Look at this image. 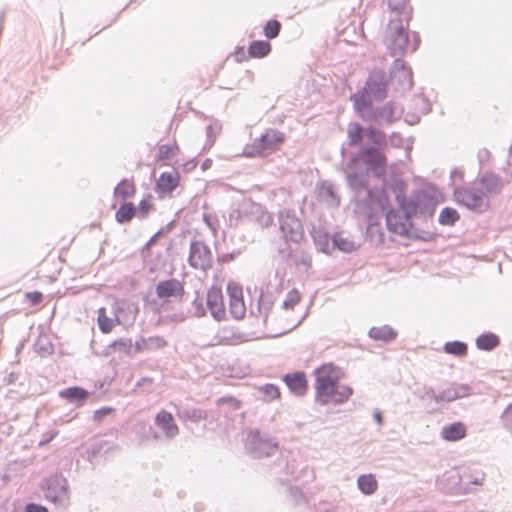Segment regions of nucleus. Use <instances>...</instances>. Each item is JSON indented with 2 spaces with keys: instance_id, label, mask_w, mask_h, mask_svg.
Masks as SVG:
<instances>
[{
  "instance_id": "f257e3e1",
  "label": "nucleus",
  "mask_w": 512,
  "mask_h": 512,
  "mask_svg": "<svg viewBox=\"0 0 512 512\" xmlns=\"http://www.w3.org/2000/svg\"><path fill=\"white\" fill-rule=\"evenodd\" d=\"M346 182L354 193L355 199L362 194L367 196L369 175L381 179L387 172L386 150L373 145H361L357 152L351 153L345 167Z\"/></svg>"
},
{
  "instance_id": "f03ea898",
  "label": "nucleus",
  "mask_w": 512,
  "mask_h": 512,
  "mask_svg": "<svg viewBox=\"0 0 512 512\" xmlns=\"http://www.w3.org/2000/svg\"><path fill=\"white\" fill-rule=\"evenodd\" d=\"M359 209L366 210V216L370 222L376 218L380 212L385 215L387 229L394 234L403 236L408 235V230L413 227V217H408L405 210L390 207V197L383 188H373L367 191V196L356 200Z\"/></svg>"
},
{
  "instance_id": "7ed1b4c3",
  "label": "nucleus",
  "mask_w": 512,
  "mask_h": 512,
  "mask_svg": "<svg viewBox=\"0 0 512 512\" xmlns=\"http://www.w3.org/2000/svg\"><path fill=\"white\" fill-rule=\"evenodd\" d=\"M314 387L315 400L320 405H326L330 402L342 404L353 394V389L350 386L339 384L335 368L331 363L323 364L315 369Z\"/></svg>"
},
{
  "instance_id": "20e7f679",
  "label": "nucleus",
  "mask_w": 512,
  "mask_h": 512,
  "mask_svg": "<svg viewBox=\"0 0 512 512\" xmlns=\"http://www.w3.org/2000/svg\"><path fill=\"white\" fill-rule=\"evenodd\" d=\"M412 18V10L406 12V26L402 20H391L387 31V47L392 56H402L408 51L415 52L420 44V36L413 32V42L409 41L408 26Z\"/></svg>"
},
{
  "instance_id": "39448f33",
  "label": "nucleus",
  "mask_w": 512,
  "mask_h": 512,
  "mask_svg": "<svg viewBox=\"0 0 512 512\" xmlns=\"http://www.w3.org/2000/svg\"><path fill=\"white\" fill-rule=\"evenodd\" d=\"M438 201L435 196L424 190H415L402 210L408 217H419L427 220L433 217Z\"/></svg>"
},
{
  "instance_id": "423d86ee",
  "label": "nucleus",
  "mask_w": 512,
  "mask_h": 512,
  "mask_svg": "<svg viewBox=\"0 0 512 512\" xmlns=\"http://www.w3.org/2000/svg\"><path fill=\"white\" fill-rule=\"evenodd\" d=\"M41 488L47 501L58 507H66L69 504L68 481L61 473H55L45 478Z\"/></svg>"
},
{
  "instance_id": "0eeeda50",
  "label": "nucleus",
  "mask_w": 512,
  "mask_h": 512,
  "mask_svg": "<svg viewBox=\"0 0 512 512\" xmlns=\"http://www.w3.org/2000/svg\"><path fill=\"white\" fill-rule=\"evenodd\" d=\"M245 446L254 458L270 457L279 450V443L275 438L257 429L248 433Z\"/></svg>"
},
{
  "instance_id": "6e6552de",
  "label": "nucleus",
  "mask_w": 512,
  "mask_h": 512,
  "mask_svg": "<svg viewBox=\"0 0 512 512\" xmlns=\"http://www.w3.org/2000/svg\"><path fill=\"white\" fill-rule=\"evenodd\" d=\"M285 140L283 132L268 128L261 136L254 140L251 145L244 148V155L247 157H255L266 152H273L280 148Z\"/></svg>"
},
{
  "instance_id": "1a4fd4ad",
  "label": "nucleus",
  "mask_w": 512,
  "mask_h": 512,
  "mask_svg": "<svg viewBox=\"0 0 512 512\" xmlns=\"http://www.w3.org/2000/svg\"><path fill=\"white\" fill-rule=\"evenodd\" d=\"M454 200L476 213H483L490 206L489 197L483 191L476 190L473 187H458L453 190Z\"/></svg>"
},
{
  "instance_id": "9d476101",
  "label": "nucleus",
  "mask_w": 512,
  "mask_h": 512,
  "mask_svg": "<svg viewBox=\"0 0 512 512\" xmlns=\"http://www.w3.org/2000/svg\"><path fill=\"white\" fill-rule=\"evenodd\" d=\"M279 228L285 243H300L304 237V228L295 212L289 209L281 210L278 214Z\"/></svg>"
},
{
  "instance_id": "9b49d317",
  "label": "nucleus",
  "mask_w": 512,
  "mask_h": 512,
  "mask_svg": "<svg viewBox=\"0 0 512 512\" xmlns=\"http://www.w3.org/2000/svg\"><path fill=\"white\" fill-rule=\"evenodd\" d=\"M188 264L204 272L213 266V254L210 247L202 240L193 239L190 242Z\"/></svg>"
},
{
  "instance_id": "f8f14e48",
  "label": "nucleus",
  "mask_w": 512,
  "mask_h": 512,
  "mask_svg": "<svg viewBox=\"0 0 512 512\" xmlns=\"http://www.w3.org/2000/svg\"><path fill=\"white\" fill-rule=\"evenodd\" d=\"M155 293L162 300L161 310L168 311L170 309V298L182 302L185 296L183 284L176 278L161 280L156 284Z\"/></svg>"
},
{
  "instance_id": "ddd939ff",
  "label": "nucleus",
  "mask_w": 512,
  "mask_h": 512,
  "mask_svg": "<svg viewBox=\"0 0 512 512\" xmlns=\"http://www.w3.org/2000/svg\"><path fill=\"white\" fill-rule=\"evenodd\" d=\"M403 108L396 102L389 101L380 106H374L371 112V118L366 122H370L379 127H386L392 125L394 122L402 117Z\"/></svg>"
},
{
  "instance_id": "4468645a",
  "label": "nucleus",
  "mask_w": 512,
  "mask_h": 512,
  "mask_svg": "<svg viewBox=\"0 0 512 512\" xmlns=\"http://www.w3.org/2000/svg\"><path fill=\"white\" fill-rule=\"evenodd\" d=\"M389 77L383 70H373L365 81L364 91L373 96L376 101H382L387 96Z\"/></svg>"
},
{
  "instance_id": "2eb2a0df",
  "label": "nucleus",
  "mask_w": 512,
  "mask_h": 512,
  "mask_svg": "<svg viewBox=\"0 0 512 512\" xmlns=\"http://www.w3.org/2000/svg\"><path fill=\"white\" fill-rule=\"evenodd\" d=\"M388 77L392 84L398 83L396 88L398 91L405 92L413 86L412 71L406 67L405 62L400 58L394 60Z\"/></svg>"
},
{
  "instance_id": "dca6fc26",
  "label": "nucleus",
  "mask_w": 512,
  "mask_h": 512,
  "mask_svg": "<svg viewBox=\"0 0 512 512\" xmlns=\"http://www.w3.org/2000/svg\"><path fill=\"white\" fill-rule=\"evenodd\" d=\"M478 181L482 187V190L485 195H498L502 192L505 185L510 181L504 180L500 175L494 173L493 171H485L478 177Z\"/></svg>"
},
{
  "instance_id": "f3484780",
  "label": "nucleus",
  "mask_w": 512,
  "mask_h": 512,
  "mask_svg": "<svg viewBox=\"0 0 512 512\" xmlns=\"http://www.w3.org/2000/svg\"><path fill=\"white\" fill-rule=\"evenodd\" d=\"M206 306L212 317L220 321L225 317L223 294L220 288L211 287L206 294Z\"/></svg>"
},
{
  "instance_id": "a211bd4d",
  "label": "nucleus",
  "mask_w": 512,
  "mask_h": 512,
  "mask_svg": "<svg viewBox=\"0 0 512 512\" xmlns=\"http://www.w3.org/2000/svg\"><path fill=\"white\" fill-rule=\"evenodd\" d=\"M351 100L353 101L355 112L363 121L371 118V112L374 108L373 96L363 90L361 94H353Z\"/></svg>"
},
{
  "instance_id": "6ab92c4d",
  "label": "nucleus",
  "mask_w": 512,
  "mask_h": 512,
  "mask_svg": "<svg viewBox=\"0 0 512 512\" xmlns=\"http://www.w3.org/2000/svg\"><path fill=\"white\" fill-rule=\"evenodd\" d=\"M366 137V128H364L358 122H350L347 127V142L341 147V155L345 156L347 147H357L362 145V142Z\"/></svg>"
},
{
  "instance_id": "aec40b11",
  "label": "nucleus",
  "mask_w": 512,
  "mask_h": 512,
  "mask_svg": "<svg viewBox=\"0 0 512 512\" xmlns=\"http://www.w3.org/2000/svg\"><path fill=\"white\" fill-rule=\"evenodd\" d=\"M90 395V392L80 386H71L58 392V396L60 398L66 400L70 404L75 405L76 407L84 405Z\"/></svg>"
},
{
  "instance_id": "412c9836",
  "label": "nucleus",
  "mask_w": 512,
  "mask_h": 512,
  "mask_svg": "<svg viewBox=\"0 0 512 512\" xmlns=\"http://www.w3.org/2000/svg\"><path fill=\"white\" fill-rule=\"evenodd\" d=\"M155 423L169 439H173L179 433V428L174 421L173 415L166 410H161L157 413Z\"/></svg>"
},
{
  "instance_id": "4be33fe9",
  "label": "nucleus",
  "mask_w": 512,
  "mask_h": 512,
  "mask_svg": "<svg viewBox=\"0 0 512 512\" xmlns=\"http://www.w3.org/2000/svg\"><path fill=\"white\" fill-rule=\"evenodd\" d=\"M283 380L289 390L297 396L304 395L308 388V382L304 372L288 373L284 375Z\"/></svg>"
},
{
  "instance_id": "5701e85b",
  "label": "nucleus",
  "mask_w": 512,
  "mask_h": 512,
  "mask_svg": "<svg viewBox=\"0 0 512 512\" xmlns=\"http://www.w3.org/2000/svg\"><path fill=\"white\" fill-rule=\"evenodd\" d=\"M168 345V342L161 336L140 337L134 343L135 355L142 352L161 350Z\"/></svg>"
},
{
  "instance_id": "b1692460",
  "label": "nucleus",
  "mask_w": 512,
  "mask_h": 512,
  "mask_svg": "<svg viewBox=\"0 0 512 512\" xmlns=\"http://www.w3.org/2000/svg\"><path fill=\"white\" fill-rule=\"evenodd\" d=\"M180 176L177 171L162 172L156 181V191L159 193H172L179 185Z\"/></svg>"
},
{
  "instance_id": "393cba45",
  "label": "nucleus",
  "mask_w": 512,
  "mask_h": 512,
  "mask_svg": "<svg viewBox=\"0 0 512 512\" xmlns=\"http://www.w3.org/2000/svg\"><path fill=\"white\" fill-rule=\"evenodd\" d=\"M116 447L117 446L111 441L104 440V439L95 440V441L91 442L86 449V454H87L86 459L90 463L93 464L95 461V458L98 455H106V454L110 453L111 451H113Z\"/></svg>"
},
{
  "instance_id": "a878e982",
  "label": "nucleus",
  "mask_w": 512,
  "mask_h": 512,
  "mask_svg": "<svg viewBox=\"0 0 512 512\" xmlns=\"http://www.w3.org/2000/svg\"><path fill=\"white\" fill-rule=\"evenodd\" d=\"M440 435L447 442H456L466 437L467 427L460 421L453 422L443 426Z\"/></svg>"
},
{
  "instance_id": "bb28decb",
  "label": "nucleus",
  "mask_w": 512,
  "mask_h": 512,
  "mask_svg": "<svg viewBox=\"0 0 512 512\" xmlns=\"http://www.w3.org/2000/svg\"><path fill=\"white\" fill-rule=\"evenodd\" d=\"M116 352L124 353L129 357H133L135 355V351L132 340L130 338H119L107 345L103 351V354L105 356H111Z\"/></svg>"
},
{
  "instance_id": "cd10ccee",
  "label": "nucleus",
  "mask_w": 512,
  "mask_h": 512,
  "mask_svg": "<svg viewBox=\"0 0 512 512\" xmlns=\"http://www.w3.org/2000/svg\"><path fill=\"white\" fill-rule=\"evenodd\" d=\"M366 138L368 142L365 145H373L385 150L388 148L386 134L375 124L371 123L366 127Z\"/></svg>"
},
{
  "instance_id": "c85d7f7f",
  "label": "nucleus",
  "mask_w": 512,
  "mask_h": 512,
  "mask_svg": "<svg viewBox=\"0 0 512 512\" xmlns=\"http://www.w3.org/2000/svg\"><path fill=\"white\" fill-rule=\"evenodd\" d=\"M117 310H119V308H114V318H111V317L107 316L105 307H100L98 309L97 322H98L99 330L103 334L110 333L115 325H119L121 323V321L117 315Z\"/></svg>"
},
{
  "instance_id": "c756f323",
  "label": "nucleus",
  "mask_w": 512,
  "mask_h": 512,
  "mask_svg": "<svg viewBox=\"0 0 512 512\" xmlns=\"http://www.w3.org/2000/svg\"><path fill=\"white\" fill-rule=\"evenodd\" d=\"M475 345L481 351L490 352L500 345V338L493 332H483L476 338Z\"/></svg>"
},
{
  "instance_id": "7c9ffc66",
  "label": "nucleus",
  "mask_w": 512,
  "mask_h": 512,
  "mask_svg": "<svg viewBox=\"0 0 512 512\" xmlns=\"http://www.w3.org/2000/svg\"><path fill=\"white\" fill-rule=\"evenodd\" d=\"M137 208L132 202L123 201L115 213V220L118 224H127L136 217Z\"/></svg>"
},
{
  "instance_id": "2f4dec72",
  "label": "nucleus",
  "mask_w": 512,
  "mask_h": 512,
  "mask_svg": "<svg viewBox=\"0 0 512 512\" xmlns=\"http://www.w3.org/2000/svg\"><path fill=\"white\" fill-rule=\"evenodd\" d=\"M368 335L373 340L389 343L397 337V332L392 327L383 325L370 328Z\"/></svg>"
},
{
  "instance_id": "473e14b6",
  "label": "nucleus",
  "mask_w": 512,
  "mask_h": 512,
  "mask_svg": "<svg viewBox=\"0 0 512 512\" xmlns=\"http://www.w3.org/2000/svg\"><path fill=\"white\" fill-rule=\"evenodd\" d=\"M311 236L313 238L315 245L318 247V249L321 252H324V253L330 252L331 237H330L329 232H327L322 227H313V229L311 231Z\"/></svg>"
},
{
  "instance_id": "72a5a7b5",
  "label": "nucleus",
  "mask_w": 512,
  "mask_h": 512,
  "mask_svg": "<svg viewBox=\"0 0 512 512\" xmlns=\"http://www.w3.org/2000/svg\"><path fill=\"white\" fill-rule=\"evenodd\" d=\"M332 250L337 249L342 252L350 253L358 248V244L343 236L342 233H334L331 237Z\"/></svg>"
},
{
  "instance_id": "f704fd0d",
  "label": "nucleus",
  "mask_w": 512,
  "mask_h": 512,
  "mask_svg": "<svg viewBox=\"0 0 512 512\" xmlns=\"http://www.w3.org/2000/svg\"><path fill=\"white\" fill-rule=\"evenodd\" d=\"M272 50V46L268 40H253L248 46V54L252 58H264Z\"/></svg>"
},
{
  "instance_id": "c9c22d12",
  "label": "nucleus",
  "mask_w": 512,
  "mask_h": 512,
  "mask_svg": "<svg viewBox=\"0 0 512 512\" xmlns=\"http://www.w3.org/2000/svg\"><path fill=\"white\" fill-rule=\"evenodd\" d=\"M357 486L364 495H372L378 488V482L373 474H361L357 479Z\"/></svg>"
},
{
  "instance_id": "e433bc0d",
  "label": "nucleus",
  "mask_w": 512,
  "mask_h": 512,
  "mask_svg": "<svg viewBox=\"0 0 512 512\" xmlns=\"http://www.w3.org/2000/svg\"><path fill=\"white\" fill-rule=\"evenodd\" d=\"M406 183L400 178H393L392 183L389 188L392 190L395 195V200L398 203V206L402 209L407 204L409 197H406Z\"/></svg>"
},
{
  "instance_id": "4c0bfd02",
  "label": "nucleus",
  "mask_w": 512,
  "mask_h": 512,
  "mask_svg": "<svg viewBox=\"0 0 512 512\" xmlns=\"http://www.w3.org/2000/svg\"><path fill=\"white\" fill-rule=\"evenodd\" d=\"M257 397L264 402H271L280 398V389L272 383L264 384L257 389Z\"/></svg>"
},
{
  "instance_id": "58836bf2",
  "label": "nucleus",
  "mask_w": 512,
  "mask_h": 512,
  "mask_svg": "<svg viewBox=\"0 0 512 512\" xmlns=\"http://www.w3.org/2000/svg\"><path fill=\"white\" fill-rule=\"evenodd\" d=\"M135 192L134 183L128 179H122L114 188V196L121 197L124 200L133 197Z\"/></svg>"
},
{
  "instance_id": "ea45409f",
  "label": "nucleus",
  "mask_w": 512,
  "mask_h": 512,
  "mask_svg": "<svg viewBox=\"0 0 512 512\" xmlns=\"http://www.w3.org/2000/svg\"><path fill=\"white\" fill-rule=\"evenodd\" d=\"M443 350L445 353L456 356L463 357L468 352V345L463 341H449L446 342L443 346Z\"/></svg>"
},
{
  "instance_id": "a19ab883",
  "label": "nucleus",
  "mask_w": 512,
  "mask_h": 512,
  "mask_svg": "<svg viewBox=\"0 0 512 512\" xmlns=\"http://www.w3.org/2000/svg\"><path fill=\"white\" fill-rule=\"evenodd\" d=\"M460 219L458 211L452 207H444L438 217V222L443 226H453Z\"/></svg>"
},
{
  "instance_id": "79ce46f5",
  "label": "nucleus",
  "mask_w": 512,
  "mask_h": 512,
  "mask_svg": "<svg viewBox=\"0 0 512 512\" xmlns=\"http://www.w3.org/2000/svg\"><path fill=\"white\" fill-rule=\"evenodd\" d=\"M408 235H404V237L413 240H421L424 242H431L435 239L436 233L431 231H426L422 229H418L413 224V227L408 230Z\"/></svg>"
},
{
  "instance_id": "37998d69",
  "label": "nucleus",
  "mask_w": 512,
  "mask_h": 512,
  "mask_svg": "<svg viewBox=\"0 0 512 512\" xmlns=\"http://www.w3.org/2000/svg\"><path fill=\"white\" fill-rule=\"evenodd\" d=\"M281 29L282 24L280 21L276 19H270L265 23L263 27V33L267 39L271 40L279 36Z\"/></svg>"
},
{
  "instance_id": "c03bdc74",
  "label": "nucleus",
  "mask_w": 512,
  "mask_h": 512,
  "mask_svg": "<svg viewBox=\"0 0 512 512\" xmlns=\"http://www.w3.org/2000/svg\"><path fill=\"white\" fill-rule=\"evenodd\" d=\"M273 306V295L270 293L261 292L258 299V310L264 316V320L267 319L268 313Z\"/></svg>"
},
{
  "instance_id": "a18cd8bd",
  "label": "nucleus",
  "mask_w": 512,
  "mask_h": 512,
  "mask_svg": "<svg viewBox=\"0 0 512 512\" xmlns=\"http://www.w3.org/2000/svg\"><path fill=\"white\" fill-rule=\"evenodd\" d=\"M230 313L234 319H242L245 315V305L243 299H236L229 302Z\"/></svg>"
},
{
  "instance_id": "49530a36",
  "label": "nucleus",
  "mask_w": 512,
  "mask_h": 512,
  "mask_svg": "<svg viewBox=\"0 0 512 512\" xmlns=\"http://www.w3.org/2000/svg\"><path fill=\"white\" fill-rule=\"evenodd\" d=\"M178 151L177 144H164L158 148L157 158L158 160H168L172 158Z\"/></svg>"
},
{
  "instance_id": "de8ad7c7",
  "label": "nucleus",
  "mask_w": 512,
  "mask_h": 512,
  "mask_svg": "<svg viewBox=\"0 0 512 512\" xmlns=\"http://www.w3.org/2000/svg\"><path fill=\"white\" fill-rule=\"evenodd\" d=\"M433 398L435 399L436 402H452L458 399L454 391L453 385H451L447 389L442 390L437 395H434Z\"/></svg>"
},
{
  "instance_id": "09e8293b",
  "label": "nucleus",
  "mask_w": 512,
  "mask_h": 512,
  "mask_svg": "<svg viewBox=\"0 0 512 512\" xmlns=\"http://www.w3.org/2000/svg\"><path fill=\"white\" fill-rule=\"evenodd\" d=\"M222 129V123L215 119L212 123H210L206 127V136H207V142L209 143V146H211L214 143V135L219 133Z\"/></svg>"
},
{
  "instance_id": "8fccbe9b",
  "label": "nucleus",
  "mask_w": 512,
  "mask_h": 512,
  "mask_svg": "<svg viewBox=\"0 0 512 512\" xmlns=\"http://www.w3.org/2000/svg\"><path fill=\"white\" fill-rule=\"evenodd\" d=\"M500 422L506 431L512 432V403L502 412Z\"/></svg>"
},
{
  "instance_id": "3c124183",
  "label": "nucleus",
  "mask_w": 512,
  "mask_h": 512,
  "mask_svg": "<svg viewBox=\"0 0 512 512\" xmlns=\"http://www.w3.org/2000/svg\"><path fill=\"white\" fill-rule=\"evenodd\" d=\"M299 301L300 294L298 290L292 289L287 293L286 298L283 301L282 307L284 309H292L296 304H298Z\"/></svg>"
},
{
  "instance_id": "603ef678",
  "label": "nucleus",
  "mask_w": 512,
  "mask_h": 512,
  "mask_svg": "<svg viewBox=\"0 0 512 512\" xmlns=\"http://www.w3.org/2000/svg\"><path fill=\"white\" fill-rule=\"evenodd\" d=\"M485 479L484 472H477L475 476L468 475L464 472L463 476H460V480L462 483L474 484V485H482Z\"/></svg>"
},
{
  "instance_id": "864d4df0",
  "label": "nucleus",
  "mask_w": 512,
  "mask_h": 512,
  "mask_svg": "<svg viewBox=\"0 0 512 512\" xmlns=\"http://www.w3.org/2000/svg\"><path fill=\"white\" fill-rule=\"evenodd\" d=\"M153 205L151 204V202L144 198L140 201V203L138 204V206H136L137 208V214H136V217H138L140 220H144L145 218H147L148 214H149V211L152 209Z\"/></svg>"
},
{
  "instance_id": "5fc2aeb1",
  "label": "nucleus",
  "mask_w": 512,
  "mask_h": 512,
  "mask_svg": "<svg viewBox=\"0 0 512 512\" xmlns=\"http://www.w3.org/2000/svg\"><path fill=\"white\" fill-rule=\"evenodd\" d=\"M240 254H241V249H235L229 253H218L217 252V261L219 264H225V263L233 261Z\"/></svg>"
},
{
  "instance_id": "6e6d98bb",
  "label": "nucleus",
  "mask_w": 512,
  "mask_h": 512,
  "mask_svg": "<svg viewBox=\"0 0 512 512\" xmlns=\"http://www.w3.org/2000/svg\"><path fill=\"white\" fill-rule=\"evenodd\" d=\"M289 495L291 496L292 500L295 502V504H301L306 502L305 496L302 492V490L295 486H290L288 488Z\"/></svg>"
},
{
  "instance_id": "4d7b16f0",
  "label": "nucleus",
  "mask_w": 512,
  "mask_h": 512,
  "mask_svg": "<svg viewBox=\"0 0 512 512\" xmlns=\"http://www.w3.org/2000/svg\"><path fill=\"white\" fill-rule=\"evenodd\" d=\"M217 404L219 406L227 404L232 410H238L240 408V401L232 396L219 398Z\"/></svg>"
},
{
  "instance_id": "13d9d810",
  "label": "nucleus",
  "mask_w": 512,
  "mask_h": 512,
  "mask_svg": "<svg viewBox=\"0 0 512 512\" xmlns=\"http://www.w3.org/2000/svg\"><path fill=\"white\" fill-rule=\"evenodd\" d=\"M457 398L467 397L472 393V387L468 384H453Z\"/></svg>"
},
{
  "instance_id": "bf43d9fd",
  "label": "nucleus",
  "mask_w": 512,
  "mask_h": 512,
  "mask_svg": "<svg viewBox=\"0 0 512 512\" xmlns=\"http://www.w3.org/2000/svg\"><path fill=\"white\" fill-rule=\"evenodd\" d=\"M407 0H387L388 7L400 14L405 13Z\"/></svg>"
},
{
  "instance_id": "052dcab7",
  "label": "nucleus",
  "mask_w": 512,
  "mask_h": 512,
  "mask_svg": "<svg viewBox=\"0 0 512 512\" xmlns=\"http://www.w3.org/2000/svg\"><path fill=\"white\" fill-rule=\"evenodd\" d=\"M26 299L31 305H39L43 300V294L40 291H32L26 293Z\"/></svg>"
},
{
  "instance_id": "680f3d73",
  "label": "nucleus",
  "mask_w": 512,
  "mask_h": 512,
  "mask_svg": "<svg viewBox=\"0 0 512 512\" xmlns=\"http://www.w3.org/2000/svg\"><path fill=\"white\" fill-rule=\"evenodd\" d=\"M227 291H228V294H229L230 302L234 301V298H236V299H243L242 289L239 288L238 286L232 285V284H228Z\"/></svg>"
},
{
  "instance_id": "e2e57ef3",
  "label": "nucleus",
  "mask_w": 512,
  "mask_h": 512,
  "mask_svg": "<svg viewBox=\"0 0 512 512\" xmlns=\"http://www.w3.org/2000/svg\"><path fill=\"white\" fill-rule=\"evenodd\" d=\"M192 305L195 309L194 314L197 317H202L206 314V309L203 305L202 300H198V296L192 301Z\"/></svg>"
},
{
  "instance_id": "0e129e2a",
  "label": "nucleus",
  "mask_w": 512,
  "mask_h": 512,
  "mask_svg": "<svg viewBox=\"0 0 512 512\" xmlns=\"http://www.w3.org/2000/svg\"><path fill=\"white\" fill-rule=\"evenodd\" d=\"M25 512H49L48 509L41 504L30 502L25 505Z\"/></svg>"
},
{
  "instance_id": "69168bd1",
  "label": "nucleus",
  "mask_w": 512,
  "mask_h": 512,
  "mask_svg": "<svg viewBox=\"0 0 512 512\" xmlns=\"http://www.w3.org/2000/svg\"><path fill=\"white\" fill-rule=\"evenodd\" d=\"M114 409L112 407H102L94 412V420L100 422L106 415L112 413Z\"/></svg>"
},
{
  "instance_id": "338daca9",
  "label": "nucleus",
  "mask_w": 512,
  "mask_h": 512,
  "mask_svg": "<svg viewBox=\"0 0 512 512\" xmlns=\"http://www.w3.org/2000/svg\"><path fill=\"white\" fill-rule=\"evenodd\" d=\"M167 318L171 322L180 323V322H183L187 318V315L185 312L179 311V312H174V313L167 315Z\"/></svg>"
},
{
  "instance_id": "774afa93",
  "label": "nucleus",
  "mask_w": 512,
  "mask_h": 512,
  "mask_svg": "<svg viewBox=\"0 0 512 512\" xmlns=\"http://www.w3.org/2000/svg\"><path fill=\"white\" fill-rule=\"evenodd\" d=\"M325 193L335 205H339V198L336 195L333 185H327L325 188Z\"/></svg>"
}]
</instances>
